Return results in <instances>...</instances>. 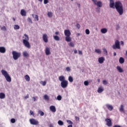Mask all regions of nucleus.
<instances>
[{
  "label": "nucleus",
  "mask_w": 127,
  "mask_h": 127,
  "mask_svg": "<svg viewBox=\"0 0 127 127\" xmlns=\"http://www.w3.org/2000/svg\"><path fill=\"white\" fill-rule=\"evenodd\" d=\"M115 8L116 10L119 13L120 15H123L124 13V7H123V4L120 1H117L115 2Z\"/></svg>",
  "instance_id": "obj_1"
},
{
  "label": "nucleus",
  "mask_w": 127,
  "mask_h": 127,
  "mask_svg": "<svg viewBox=\"0 0 127 127\" xmlns=\"http://www.w3.org/2000/svg\"><path fill=\"white\" fill-rule=\"evenodd\" d=\"M59 80L61 82V86L63 89L67 88L68 87V82L65 79V76L64 75H61L59 77Z\"/></svg>",
  "instance_id": "obj_2"
},
{
  "label": "nucleus",
  "mask_w": 127,
  "mask_h": 127,
  "mask_svg": "<svg viewBox=\"0 0 127 127\" xmlns=\"http://www.w3.org/2000/svg\"><path fill=\"white\" fill-rule=\"evenodd\" d=\"M23 44H24V46L27 48H30V44L29 43V37L28 35L26 34H24V36L23 37Z\"/></svg>",
  "instance_id": "obj_3"
},
{
  "label": "nucleus",
  "mask_w": 127,
  "mask_h": 127,
  "mask_svg": "<svg viewBox=\"0 0 127 127\" xmlns=\"http://www.w3.org/2000/svg\"><path fill=\"white\" fill-rule=\"evenodd\" d=\"M64 35L65 36V41L66 42H71L72 39L71 38V32L70 30H65L64 31Z\"/></svg>",
  "instance_id": "obj_4"
},
{
  "label": "nucleus",
  "mask_w": 127,
  "mask_h": 127,
  "mask_svg": "<svg viewBox=\"0 0 127 127\" xmlns=\"http://www.w3.org/2000/svg\"><path fill=\"white\" fill-rule=\"evenodd\" d=\"M1 73L6 79V81H7V82H11V77H10V76H9L8 73H7V71L5 70L2 69L1 70Z\"/></svg>",
  "instance_id": "obj_5"
},
{
  "label": "nucleus",
  "mask_w": 127,
  "mask_h": 127,
  "mask_svg": "<svg viewBox=\"0 0 127 127\" xmlns=\"http://www.w3.org/2000/svg\"><path fill=\"white\" fill-rule=\"evenodd\" d=\"M12 54L14 60H17V59H18V58L21 56V54L20 53H18L14 51H12Z\"/></svg>",
  "instance_id": "obj_6"
},
{
  "label": "nucleus",
  "mask_w": 127,
  "mask_h": 127,
  "mask_svg": "<svg viewBox=\"0 0 127 127\" xmlns=\"http://www.w3.org/2000/svg\"><path fill=\"white\" fill-rule=\"evenodd\" d=\"M112 48H113V49H117V48L120 49L121 48L120 46V41H119V40L115 41V44L113 45Z\"/></svg>",
  "instance_id": "obj_7"
},
{
  "label": "nucleus",
  "mask_w": 127,
  "mask_h": 127,
  "mask_svg": "<svg viewBox=\"0 0 127 127\" xmlns=\"http://www.w3.org/2000/svg\"><path fill=\"white\" fill-rule=\"evenodd\" d=\"M29 122L31 125H33V126H37L39 124V122L34 119H30Z\"/></svg>",
  "instance_id": "obj_8"
},
{
  "label": "nucleus",
  "mask_w": 127,
  "mask_h": 127,
  "mask_svg": "<svg viewBox=\"0 0 127 127\" xmlns=\"http://www.w3.org/2000/svg\"><path fill=\"white\" fill-rule=\"evenodd\" d=\"M105 122H106V125L108 127H112V120L110 119H106Z\"/></svg>",
  "instance_id": "obj_9"
},
{
  "label": "nucleus",
  "mask_w": 127,
  "mask_h": 127,
  "mask_svg": "<svg viewBox=\"0 0 127 127\" xmlns=\"http://www.w3.org/2000/svg\"><path fill=\"white\" fill-rule=\"evenodd\" d=\"M43 40L46 43H47L48 42V37L47 36V34H44L43 35Z\"/></svg>",
  "instance_id": "obj_10"
},
{
  "label": "nucleus",
  "mask_w": 127,
  "mask_h": 127,
  "mask_svg": "<svg viewBox=\"0 0 127 127\" xmlns=\"http://www.w3.org/2000/svg\"><path fill=\"white\" fill-rule=\"evenodd\" d=\"M46 55H50L51 52H50V48L46 47L45 50Z\"/></svg>",
  "instance_id": "obj_11"
},
{
  "label": "nucleus",
  "mask_w": 127,
  "mask_h": 127,
  "mask_svg": "<svg viewBox=\"0 0 127 127\" xmlns=\"http://www.w3.org/2000/svg\"><path fill=\"white\" fill-rule=\"evenodd\" d=\"M106 108H107L108 110H109V111H113L114 109V107H113V106L109 104H106Z\"/></svg>",
  "instance_id": "obj_12"
},
{
  "label": "nucleus",
  "mask_w": 127,
  "mask_h": 127,
  "mask_svg": "<svg viewBox=\"0 0 127 127\" xmlns=\"http://www.w3.org/2000/svg\"><path fill=\"white\" fill-rule=\"evenodd\" d=\"M104 61H105V58L102 57L98 59V62L100 64H102V63H104Z\"/></svg>",
  "instance_id": "obj_13"
},
{
  "label": "nucleus",
  "mask_w": 127,
  "mask_h": 127,
  "mask_svg": "<svg viewBox=\"0 0 127 127\" xmlns=\"http://www.w3.org/2000/svg\"><path fill=\"white\" fill-rule=\"evenodd\" d=\"M50 111H51V112H53V113H55V112H56V108H55V106H50Z\"/></svg>",
  "instance_id": "obj_14"
},
{
  "label": "nucleus",
  "mask_w": 127,
  "mask_h": 127,
  "mask_svg": "<svg viewBox=\"0 0 127 127\" xmlns=\"http://www.w3.org/2000/svg\"><path fill=\"white\" fill-rule=\"evenodd\" d=\"M20 14L22 16H26V12L24 9L21 10Z\"/></svg>",
  "instance_id": "obj_15"
},
{
  "label": "nucleus",
  "mask_w": 127,
  "mask_h": 127,
  "mask_svg": "<svg viewBox=\"0 0 127 127\" xmlns=\"http://www.w3.org/2000/svg\"><path fill=\"white\" fill-rule=\"evenodd\" d=\"M5 48L3 47H0V53H5Z\"/></svg>",
  "instance_id": "obj_16"
},
{
  "label": "nucleus",
  "mask_w": 127,
  "mask_h": 127,
  "mask_svg": "<svg viewBox=\"0 0 127 127\" xmlns=\"http://www.w3.org/2000/svg\"><path fill=\"white\" fill-rule=\"evenodd\" d=\"M22 54H23V57H28L29 56V54H28V53H27V51H24L23 53H22Z\"/></svg>",
  "instance_id": "obj_17"
},
{
  "label": "nucleus",
  "mask_w": 127,
  "mask_h": 127,
  "mask_svg": "<svg viewBox=\"0 0 127 127\" xmlns=\"http://www.w3.org/2000/svg\"><path fill=\"white\" fill-rule=\"evenodd\" d=\"M110 6L111 8H115V3L114 2V0L112 1H110Z\"/></svg>",
  "instance_id": "obj_18"
},
{
  "label": "nucleus",
  "mask_w": 127,
  "mask_h": 127,
  "mask_svg": "<svg viewBox=\"0 0 127 127\" xmlns=\"http://www.w3.org/2000/svg\"><path fill=\"white\" fill-rule=\"evenodd\" d=\"M101 32L103 34H105V33H107L108 32V29L106 28H102L101 29Z\"/></svg>",
  "instance_id": "obj_19"
},
{
  "label": "nucleus",
  "mask_w": 127,
  "mask_h": 127,
  "mask_svg": "<svg viewBox=\"0 0 127 127\" xmlns=\"http://www.w3.org/2000/svg\"><path fill=\"white\" fill-rule=\"evenodd\" d=\"M117 69L118 72H119V73H123V72H124V70H123L122 67H121V66H117Z\"/></svg>",
  "instance_id": "obj_20"
},
{
  "label": "nucleus",
  "mask_w": 127,
  "mask_h": 127,
  "mask_svg": "<svg viewBox=\"0 0 127 127\" xmlns=\"http://www.w3.org/2000/svg\"><path fill=\"white\" fill-rule=\"evenodd\" d=\"M119 63L120 64H124V63H125V59L123 57H120L119 59Z\"/></svg>",
  "instance_id": "obj_21"
},
{
  "label": "nucleus",
  "mask_w": 127,
  "mask_h": 127,
  "mask_svg": "<svg viewBox=\"0 0 127 127\" xmlns=\"http://www.w3.org/2000/svg\"><path fill=\"white\" fill-rule=\"evenodd\" d=\"M24 78L27 82H29L30 81V77H29V75L27 74L24 76Z\"/></svg>",
  "instance_id": "obj_22"
},
{
  "label": "nucleus",
  "mask_w": 127,
  "mask_h": 127,
  "mask_svg": "<svg viewBox=\"0 0 127 127\" xmlns=\"http://www.w3.org/2000/svg\"><path fill=\"white\" fill-rule=\"evenodd\" d=\"M5 94L2 92L0 93V99H4Z\"/></svg>",
  "instance_id": "obj_23"
},
{
  "label": "nucleus",
  "mask_w": 127,
  "mask_h": 127,
  "mask_svg": "<svg viewBox=\"0 0 127 127\" xmlns=\"http://www.w3.org/2000/svg\"><path fill=\"white\" fill-rule=\"evenodd\" d=\"M53 37L55 40H56V41H59V40H60V38H59V36L57 35L54 36Z\"/></svg>",
  "instance_id": "obj_24"
},
{
  "label": "nucleus",
  "mask_w": 127,
  "mask_h": 127,
  "mask_svg": "<svg viewBox=\"0 0 127 127\" xmlns=\"http://www.w3.org/2000/svg\"><path fill=\"white\" fill-rule=\"evenodd\" d=\"M104 91V88L103 87H100L98 89L97 92L98 93H102Z\"/></svg>",
  "instance_id": "obj_25"
},
{
  "label": "nucleus",
  "mask_w": 127,
  "mask_h": 127,
  "mask_svg": "<svg viewBox=\"0 0 127 127\" xmlns=\"http://www.w3.org/2000/svg\"><path fill=\"white\" fill-rule=\"evenodd\" d=\"M97 4L98 7H102V2L101 1H98L97 2H96V4Z\"/></svg>",
  "instance_id": "obj_26"
},
{
  "label": "nucleus",
  "mask_w": 127,
  "mask_h": 127,
  "mask_svg": "<svg viewBox=\"0 0 127 127\" xmlns=\"http://www.w3.org/2000/svg\"><path fill=\"white\" fill-rule=\"evenodd\" d=\"M95 52H96V53H97V54H101L102 53V51L100 49H95Z\"/></svg>",
  "instance_id": "obj_27"
},
{
  "label": "nucleus",
  "mask_w": 127,
  "mask_h": 127,
  "mask_svg": "<svg viewBox=\"0 0 127 127\" xmlns=\"http://www.w3.org/2000/svg\"><path fill=\"white\" fill-rule=\"evenodd\" d=\"M38 114H39V115H40L41 117H43V116H44V112H43L41 110H39L38 111Z\"/></svg>",
  "instance_id": "obj_28"
},
{
  "label": "nucleus",
  "mask_w": 127,
  "mask_h": 127,
  "mask_svg": "<svg viewBox=\"0 0 127 127\" xmlns=\"http://www.w3.org/2000/svg\"><path fill=\"white\" fill-rule=\"evenodd\" d=\"M19 28H20V27H19V26H18V25H15L14 26V29H15V30L19 29Z\"/></svg>",
  "instance_id": "obj_29"
},
{
  "label": "nucleus",
  "mask_w": 127,
  "mask_h": 127,
  "mask_svg": "<svg viewBox=\"0 0 127 127\" xmlns=\"http://www.w3.org/2000/svg\"><path fill=\"white\" fill-rule=\"evenodd\" d=\"M58 124L59 125V126H63V125H64V123H63V122L61 120H59Z\"/></svg>",
  "instance_id": "obj_30"
},
{
  "label": "nucleus",
  "mask_w": 127,
  "mask_h": 127,
  "mask_svg": "<svg viewBox=\"0 0 127 127\" xmlns=\"http://www.w3.org/2000/svg\"><path fill=\"white\" fill-rule=\"evenodd\" d=\"M103 51L104 54H105L106 55H108V51H107V49L103 48Z\"/></svg>",
  "instance_id": "obj_31"
},
{
  "label": "nucleus",
  "mask_w": 127,
  "mask_h": 127,
  "mask_svg": "<svg viewBox=\"0 0 127 127\" xmlns=\"http://www.w3.org/2000/svg\"><path fill=\"white\" fill-rule=\"evenodd\" d=\"M73 77L72 76H69L68 77V81H69V82H73Z\"/></svg>",
  "instance_id": "obj_32"
},
{
  "label": "nucleus",
  "mask_w": 127,
  "mask_h": 127,
  "mask_svg": "<svg viewBox=\"0 0 127 127\" xmlns=\"http://www.w3.org/2000/svg\"><path fill=\"white\" fill-rule=\"evenodd\" d=\"M120 111L121 112H124V105H121V107L120 108Z\"/></svg>",
  "instance_id": "obj_33"
},
{
  "label": "nucleus",
  "mask_w": 127,
  "mask_h": 127,
  "mask_svg": "<svg viewBox=\"0 0 127 127\" xmlns=\"http://www.w3.org/2000/svg\"><path fill=\"white\" fill-rule=\"evenodd\" d=\"M44 99L46 100H49V97H48V95H45L44 96Z\"/></svg>",
  "instance_id": "obj_34"
},
{
  "label": "nucleus",
  "mask_w": 127,
  "mask_h": 127,
  "mask_svg": "<svg viewBox=\"0 0 127 127\" xmlns=\"http://www.w3.org/2000/svg\"><path fill=\"white\" fill-rule=\"evenodd\" d=\"M68 45L69 46H70V47H74V43H73V42H70L68 44Z\"/></svg>",
  "instance_id": "obj_35"
},
{
  "label": "nucleus",
  "mask_w": 127,
  "mask_h": 127,
  "mask_svg": "<svg viewBox=\"0 0 127 127\" xmlns=\"http://www.w3.org/2000/svg\"><path fill=\"white\" fill-rule=\"evenodd\" d=\"M66 122L68 125H72L73 124V122L70 120H66Z\"/></svg>",
  "instance_id": "obj_36"
},
{
  "label": "nucleus",
  "mask_w": 127,
  "mask_h": 127,
  "mask_svg": "<svg viewBox=\"0 0 127 127\" xmlns=\"http://www.w3.org/2000/svg\"><path fill=\"white\" fill-rule=\"evenodd\" d=\"M48 16H49V17H52V12H48Z\"/></svg>",
  "instance_id": "obj_37"
},
{
  "label": "nucleus",
  "mask_w": 127,
  "mask_h": 127,
  "mask_svg": "<svg viewBox=\"0 0 127 127\" xmlns=\"http://www.w3.org/2000/svg\"><path fill=\"white\" fill-rule=\"evenodd\" d=\"M57 100L58 101H61L62 100V97L61 95H59L57 96Z\"/></svg>",
  "instance_id": "obj_38"
},
{
  "label": "nucleus",
  "mask_w": 127,
  "mask_h": 127,
  "mask_svg": "<svg viewBox=\"0 0 127 127\" xmlns=\"http://www.w3.org/2000/svg\"><path fill=\"white\" fill-rule=\"evenodd\" d=\"M46 83H47L46 81L41 82V84H42V85H43V86H46Z\"/></svg>",
  "instance_id": "obj_39"
},
{
  "label": "nucleus",
  "mask_w": 127,
  "mask_h": 127,
  "mask_svg": "<svg viewBox=\"0 0 127 127\" xmlns=\"http://www.w3.org/2000/svg\"><path fill=\"white\" fill-rule=\"evenodd\" d=\"M1 29L2 30H3V31H6V28L5 27V26H3V27H2L1 28Z\"/></svg>",
  "instance_id": "obj_40"
},
{
  "label": "nucleus",
  "mask_w": 127,
  "mask_h": 127,
  "mask_svg": "<svg viewBox=\"0 0 127 127\" xmlns=\"http://www.w3.org/2000/svg\"><path fill=\"white\" fill-rule=\"evenodd\" d=\"M84 84L85 85V86H88V85H89V81H85L84 82Z\"/></svg>",
  "instance_id": "obj_41"
},
{
  "label": "nucleus",
  "mask_w": 127,
  "mask_h": 127,
  "mask_svg": "<svg viewBox=\"0 0 127 127\" xmlns=\"http://www.w3.org/2000/svg\"><path fill=\"white\" fill-rule=\"evenodd\" d=\"M85 33H86V34H90V30H89V29H87L85 30Z\"/></svg>",
  "instance_id": "obj_42"
},
{
  "label": "nucleus",
  "mask_w": 127,
  "mask_h": 127,
  "mask_svg": "<svg viewBox=\"0 0 127 127\" xmlns=\"http://www.w3.org/2000/svg\"><path fill=\"white\" fill-rule=\"evenodd\" d=\"M30 115L34 116V113L33 112V111L31 110L30 111Z\"/></svg>",
  "instance_id": "obj_43"
},
{
  "label": "nucleus",
  "mask_w": 127,
  "mask_h": 127,
  "mask_svg": "<svg viewBox=\"0 0 127 127\" xmlns=\"http://www.w3.org/2000/svg\"><path fill=\"white\" fill-rule=\"evenodd\" d=\"M10 121L12 124H14V123H15V119L12 118L11 119Z\"/></svg>",
  "instance_id": "obj_44"
},
{
  "label": "nucleus",
  "mask_w": 127,
  "mask_h": 127,
  "mask_svg": "<svg viewBox=\"0 0 127 127\" xmlns=\"http://www.w3.org/2000/svg\"><path fill=\"white\" fill-rule=\"evenodd\" d=\"M66 70L67 71V72H70L71 71V68H70V67L68 66L66 67Z\"/></svg>",
  "instance_id": "obj_45"
},
{
  "label": "nucleus",
  "mask_w": 127,
  "mask_h": 127,
  "mask_svg": "<svg viewBox=\"0 0 127 127\" xmlns=\"http://www.w3.org/2000/svg\"><path fill=\"white\" fill-rule=\"evenodd\" d=\"M38 15H35V20H36L37 21H38Z\"/></svg>",
  "instance_id": "obj_46"
},
{
  "label": "nucleus",
  "mask_w": 127,
  "mask_h": 127,
  "mask_svg": "<svg viewBox=\"0 0 127 127\" xmlns=\"http://www.w3.org/2000/svg\"><path fill=\"white\" fill-rule=\"evenodd\" d=\"M28 21L29 22H30V23H32V20H31V19L30 18H28Z\"/></svg>",
  "instance_id": "obj_47"
},
{
  "label": "nucleus",
  "mask_w": 127,
  "mask_h": 127,
  "mask_svg": "<svg viewBox=\"0 0 127 127\" xmlns=\"http://www.w3.org/2000/svg\"><path fill=\"white\" fill-rule=\"evenodd\" d=\"M48 2V0H44V4H47Z\"/></svg>",
  "instance_id": "obj_48"
},
{
  "label": "nucleus",
  "mask_w": 127,
  "mask_h": 127,
  "mask_svg": "<svg viewBox=\"0 0 127 127\" xmlns=\"http://www.w3.org/2000/svg\"><path fill=\"white\" fill-rule=\"evenodd\" d=\"M78 54L79 55H83V53L82 52V51H78Z\"/></svg>",
  "instance_id": "obj_49"
},
{
  "label": "nucleus",
  "mask_w": 127,
  "mask_h": 127,
  "mask_svg": "<svg viewBox=\"0 0 127 127\" xmlns=\"http://www.w3.org/2000/svg\"><path fill=\"white\" fill-rule=\"evenodd\" d=\"M103 83L104 85H107V84H108V82H107V81H106V80H103Z\"/></svg>",
  "instance_id": "obj_50"
},
{
  "label": "nucleus",
  "mask_w": 127,
  "mask_h": 127,
  "mask_svg": "<svg viewBox=\"0 0 127 127\" xmlns=\"http://www.w3.org/2000/svg\"><path fill=\"white\" fill-rule=\"evenodd\" d=\"M29 98V95L27 94L26 96L24 97V99H28Z\"/></svg>",
  "instance_id": "obj_51"
},
{
  "label": "nucleus",
  "mask_w": 127,
  "mask_h": 127,
  "mask_svg": "<svg viewBox=\"0 0 127 127\" xmlns=\"http://www.w3.org/2000/svg\"><path fill=\"white\" fill-rule=\"evenodd\" d=\"M75 118L76 121H79V120H80V118H79V117L77 116H76Z\"/></svg>",
  "instance_id": "obj_52"
},
{
  "label": "nucleus",
  "mask_w": 127,
  "mask_h": 127,
  "mask_svg": "<svg viewBox=\"0 0 127 127\" xmlns=\"http://www.w3.org/2000/svg\"><path fill=\"white\" fill-rule=\"evenodd\" d=\"M76 27H77V28H78V29L80 28V24H77L76 25Z\"/></svg>",
  "instance_id": "obj_53"
},
{
  "label": "nucleus",
  "mask_w": 127,
  "mask_h": 127,
  "mask_svg": "<svg viewBox=\"0 0 127 127\" xmlns=\"http://www.w3.org/2000/svg\"><path fill=\"white\" fill-rule=\"evenodd\" d=\"M116 29H117V30H118V29H120V25H117Z\"/></svg>",
  "instance_id": "obj_54"
},
{
  "label": "nucleus",
  "mask_w": 127,
  "mask_h": 127,
  "mask_svg": "<svg viewBox=\"0 0 127 127\" xmlns=\"http://www.w3.org/2000/svg\"><path fill=\"white\" fill-rule=\"evenodd\" d=\"M55 34H56V35H58L59 34V32H56Z\"/></svg>",
  "instance_id": "obj_55"
},
{
  "label": "nucleus",
  "mask_w": 127,
  "mask_h": 127,
  "mask_svg": "<svg viewBox=\"0 0 127 127\" xmlns=\"http://www.w3.org/2000/svg\"><path fill=\"white\" fill-rule=\"evenodd\" d=\"M74 53L77 54V50H74Z\"/></svg>",
  "instance_id": "obj_56"
},
{
  "label": "nucleus",
  "mask_w": 127,
  "mask_h": 127,
  "mask_svg": "<svg viewBox=\"0 0 127 127\" xmlns=\"http://www.w3.org/2000/svg\"><path fill=\"white\" fill-rule=\"evenodd\" d=\"M32 99L34 100V102H35V101H36V99L35 98V97H33Z\"/></svg>",
  "instance_id": "obj_57"
},
{
  "label": "nucleus",
  "mask_w": 127,
  "mask_h": 127,
  "mask_svg": "<svg viewBox=\"0 0 127 127\" xmlns=\"http://www.w3.org/2000/svg\"><path fill=\"white\" fill-rule=\"evenodd\" d=\"M49 127H54L53 126V125L50 124V125H49Z\"/></svg>",
  "instance_id": "obj_58"
},
{
  "label": "nucleus",
  "mask_w": 127,
  "mask_h": 127,
  "mask_svg": "<svg viewBox=\"0 0 127 127\" xmlns=\"http://www.w3.org/2000/svg\"><path fill=\"white\" fill-rule=\"evenodd\" d=\"M92 1L95 4H96V0H92Z\"/></svg>",
  "instance_id": "obj_59"
},
{
  "label": "nucleus",
  "mask_w": 127,
  "mask_h": 127,
  "mask_svg": "<svg viewBox=\"0 0 127 127\" xmlns=\"http://www.w3.org/2000/svg\"><path fill=\"white\" fill-rule=\"evenodd\" d=\"M121 44L122 45H124V42H123V41H121Z\"/></svg>",
  "instance_id": "obj_60"
},
{
  "label": "nucleus",
  "mask_w": 127,
  "mask_h": 127,
  "mask_svg": "<svg viewBox=\"0 0 127 127\" xmlns=\"http://www.w3.org/2000/svg\"><path fill=\"white\" fill-rule=\"evenodd\" d=\"M114 56H117V53L116 52L114 53Z\"/></svg>",
  "instance_id": "obj_61"
},
{
  "label": "nucleus",
  "mask_w": 127,
  "mask_h": 127,
  "mask_svg": "<svg viewBox=\"0 0 127 127\" xmlns=\"http://www.w3.org/2000/svg\"><path fill=\"white\" fill-rule=\"evenodd\" d=\"M67 127H73L72 125H68Z\"/></svg>",
  "instance_id": "obj_62"
},
{
  "label": "nucleus",
  "mask_w": 127,
  "mask_h": 127,
  "mask_svg": "<svg viewBox=\"0 0 127 127\" xmlns=\"http://www.w3.org/2000/svg\"><path fill=\"white\" fill-rule=\"evenodd\" d=\"M12 19H13V21H15V18H14V17H13Z\"/></svg>",
  "instance_id": "obj_63"
},
{
  "label": "nucleus",
  "mask_w": 127,
  "mask_h": 127,
  "mask_svg": "<svg viewBox=\"0 0 127 127\" xmlns=\"http://www.w3.org/2000/svg\"><path fill=\"white\" fill-rule=\"evenodd\" d=\"M98 12H100V8H98Z\"/></svg>",
  "instance_id": "obj_64"
}]
</instances>
